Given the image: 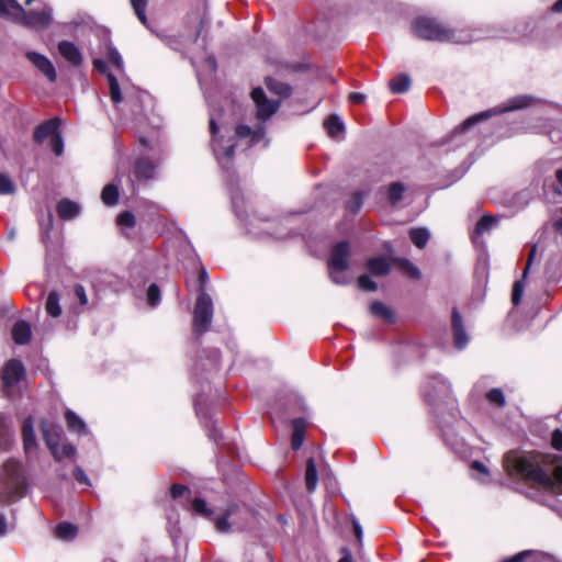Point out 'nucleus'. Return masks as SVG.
<instances>
[{"label":"nucleus","instance_id":"f257e3e1","mask_svg":"<svg viewBox=\"0 0 562 562\" xmlns=\"http://www.w3.org/2000/svg\"><path fill=\"white\" fill-rule=\"evenodd\" d=\"M504 467L512 476L518 475L532 484L530 498L551 506L553 496L562 494V467H555L552 475L543 471L530 456L509 451L504 457Z\"/></svg>","mask_w":562,"mask_h":562},{"label":"nucleus","instance_id":"f03ea898","mask_svg":"<svg viewBox=\"0 0 562 562\" xmlns=\"http://www.w3.org/2000/svg\"><path fill=\"white\" fill-rule=\"evenodd\" d=\"M412 30L417 37L427 41L452 42L458 44H467L474 41V37L468 32L448 29L435 19L426 16L417 18L412 24ZM477 38L479 37H475V40Z\"/></svg>","mask_w":562,"mask_h":562},{"label":"nucleus","instance_id":"7ed1b4c3","mask_svg":"<svg viewBox=\"0 0 562 562\" xmlns=\"http://www.w3.org/2000/svg\"><path fill=\"white\" fill-rule=\"evenodd\" d=\"M25 488L26 482L22 464L13 460L7 461L3 465L0 501L3 504L12 503L25 494Z\"/></svg>","mask_w":562,"mask_h":562},{"label":"nucleus","instance_id":"20e7f679","mask_svg":"<svg viewBox=\"0 0 562 562\" xmlns=\"http://www.w3.org/2000/svg\"><path fill=\"white\" fill-rule=\"evenodd\" d=\"M350 245L345 240L337 243L331 248L330 257L328 259V270L331 281L336 284L348 283V278L345 273L350 268Z\"/></svg>","mask_w":562,"mask_h":562},{"label":"nucleus","instance_id":"39448f33","mask_svg":"<svg viewBox=\"0 0 562 562\" xmlns=\"http://www.w3.org/2000/svg\"><path fill=\"white\" fill-rule=\"evenodd\" d=\"M535 101V98L531 95H518L509 99L504 108H497L494 110L485 111L480 114L473 115L467 119L460 126L456 127L454 133H464L471 126L476 124L477 122L485 120L494 114L504 113L507 111H515L528 108Z\"/></svg>","mask_w":562,"mask_h":562},{"label":"nucleus","instance_id":"423d86ee","mask_svg":"<svg viewBox=\"0 0 562 562\" xmlns=\"http://www.w3.org/2000/svg\"><path fill=\"white\" fill-rule=\"evenodd\" d=\"M210 131L214 156L221 167L228 171L235 154V143L231 138L224 139L217 136L218 128L213 117L210 119Z\"/></svg>","mask_w":562,"mask_h":562},{"label":"nucleus","instance_id":"0eeeda50","mask_svg":"<svg viewBox=\"0 0 562 562\" xmlns=\"http://www.w3.org/2000/svg\"><path fill=\"white\" fill-rule=\"evenodd\" d=\"M213 319V302L211 296L202 291L194 306L193 312V329L198 334L209 330Z\"/></svg>","mask_w":562,"mask_h":562},{"label":"nucleus","instance_id":"6e6552de","mask_svg":"<svg viewBox=\"0 0 562 562\" xmlns=\"http://www.w3.org/2000/svg\"><path fill=\"white\" fill-rule=\"evenodd\" d=\"M52 20V9L44 5L41 11L26 12L23 9V15H19L16 22L33 30H44L49 26Z\"/></svg>","mask_w":562,"mask_h":562},{"label":"nucleus","instance_id":"1a4fd4ad","mask_svg":"<svg viewBox=\"0 0 562 562\" xmlns=\"http://www.w3.org/2000/svg\"><path fill=\"white\" fill-rule=\"evenodd\" d=\"M25 375V368L23 363L18 359H11L7 362L2 371V384L4 392L10 395L12 389L15 387L19 382Z\"/></svg>","mask_w":562,"mask_h":562},{"label":"nucleus","instance_id":"9d476101","mask_svg":"<svg viewBox=\"0 0 562 562\" xmlns=\"http://www.w3.org/2000/svg\"><path fill=\"white\" fill-rule=\"evenodd\" d=\"M251 99L257 108V117L261 121L268 120L280 106L279 101L267 99L261 88H255L251 91Z\"/></svg>","mask_w":562,"mask_h":562},{"label":"nucleus","instance_id":"9b49d317","mask_svg":"<svg viewBox=\"0 0 562 562\" xmlns=\"http://www.w3.org/2000/svg\"><path fill=\"white\" fill-rule=\"evenodd\" d=\"M25 57L50 81L55 82L57 74L53 63L44 55L36 52H26Z\"/></svg>","mask_w":562,"mask_h":562},{"label":"nucleus","instance_id":"f8f14e48","mask_svg":"<svg viewBox=\"0 0 562 562\" xmlns=\"http://www.w3.org/2000/svg\"><path fill=\"white\" fill-rule=\"evenodd\" d=\"M42 432L44 441L47 448L50 450L52 454H57L56 446L59 445L60 437L63 434L61 427L54 424H42Z\"/></svg>","mask_w":562,"mask_h":562},{"label":"nucleus","instance_id":"ddd939ff","mask_svg":"<svg viewBox=\"0 0 562 562\" xmlns=\"http://www.w3.org/2000/svg\"><path fill=\"white\" fill-rule=\"evenodd\" d=\"M59 54L74 67H79L82 64V55L79 48L69 41H61L58 43Z\"/></svg>","mask_w":562,"mask_h":562},{"label":"nucleus","instance_id":"4468645a","mask_svg":"<svg viewBox=\"0 0 562 562\" xmlns=\"http://www.w3.org/2000/svg\"><path fill=\"white\" fill-rule=\"evenodd\" d=\"M428 387L431 390L425 391L427 402L431 403L437 396H448L450 393L449 383L441 376H434L428 382Z\"/></svg>","mask_w":562,"mask_h":562},{"label":"nucleus","instance_id":"2eb2a0df","mask_svg":"<svg viewBox=\"0 0 562 562\" xmlns=\"http://www.w3.org/2000/svg\"><path fill=\"white\" fill-rule=\"evenodd\" d=\"M451 318L454 345L458 349H463L468 344V336L463 327L462 317L457 308H453Z\"/></svg>","mask_w":562,"mask_h":562},{"label":"nucleus","instance_id":"dca6fc26","mask_svg":"<svg viewBox=\"0 0 562 562\" xmlns=\"http://www.w3.org/2000/svg\"><path fill=\"white\" fill-rule=\"evenodd\" d=\"M235 137L243 139L249 138V146L256 145L265 138L263 126L251 130L248 125H237L235 128Z\"/></svg>","mask_w":562,"mask_h":562},{"label":"nucleus","instance_id":"f3484780","mask_svg":"<svg viewBox=\"0 0 562 562\" xmlns=\"http://www.w3.org/2000/svg\"><path fill=\"white\" fill-rule=\"evenodd\" d=\"M59 120L57 117L50 119L40 124L34 131V139L37 143H42L47 137H53L58 133Z\"/></svg>","mask_w":562,"mask_h":562},{"label":"nucleus","instance_id":"a211bd4d","mask_svg":"<svg viewBox=\"0 0 562 562\" xmlns=\"http://www.w3.org/2000/svg\"><path fill=\"white\" fill-rule=\"evenodd\" d=\"M22 437L24 450L26 453H31L36 449V439L34 434V424L33 418L27 417L23 422L22 426Z\"/></svg>","mask_w":562,"mask_h":562},{"label":"nucleus","instance_id":"6ab92c4d","mask_svg":"<svg viewBox=\"0 0 562 562\" xmlns=\"http://www.w3.org/2000/svg\"><path fill=\"white\" fill-rule=\"evenodd\" d=\"M19 15H23V8L16 0H0V16L16 22Z\"/></svg>","mask_w":562,"mask_h":562},{"label":"nucleus","instance_id":"aec40b11","mask_svg":"<svg viewBox=\"0 0 562 562\" xmlns=\"http://www.w3.org/2000/svg\"><path fill=\"white\" fill-rule=\"evenodd\" d=\"M80 213V206L78 203L68 199H63L57 204V214L63 220H72Z\"/></svg>","mask_w":562,"mask_h":562},{"label":"nucleus","instance_id":"412c9836","mask_svg":"<svg viewBox=\"0 0 562 562\" xmlns=\"http://www.w3.org/2000/svg\"><path fill=\"white\" fill-rule=\"evenodd\" d=\"M31 326L25 321H19L12 328V338L18 345H25L31 339Z\"/></svg>","mask_w":562,"mask_h":562},{"label":"nucleus","instance_id":"4be33fe9","mask_svg":"<svg viewBox=\"0 0 562 562\" xmlns=\"http://www.w3.org/2000/svg\"><path fill=\"white\" fill-rule=\"evenodd\" d=\"M155 173V165L147 158H139L134 168V175L139 180L151 179Z\"/></svg>","mask_w":562,"mask_h":562},{"label":"nucleus","instance_id":"5701e85b","mask_svg":"<svg viewBox=\"0 0 562 562\" xmlns=\"http://www.w3.org/2000/svg\"><path fill=\"white\" fill-rule=\"evenodd\" d=\"M293 434H292V448L299 450L304 441L306 422L304 418H295L292 420Z\"/></svg>","mask_w":562,"mask_h":562},{"label":"nucleus","instance_id":"b1692460","mask_svg":"<svg viewBox=\"0 0 562 562\" xmlns=\"http://www.w3.org/2000/svg\"><path fill=\"white\" fill-rule=\"evenodd\" d=\"M368 270L378 277L386 276L390 272V265L389 262L381 257L371 258L367 262Z\"/></svg>","mask_w":562,"mask_h":562},{"label":"nucleus","instance_id":"393cba45","mask_svg":"<svg viewBox=\"0 0 562 562\" xmlns=\"http://www.w3.org/2000/svg\"><path fill=\"white\" fill-rule=\"evenodd\" d=\"M46 313L52 317H59L61 315L60 295L56 291L49 292L46 303Z\"/></svg>","mask_w":562,"mask_h":562},{"label":"nucleus","instance_id":"a878e982","mask_svg":"<svg viewBox=\"0 0 562 562\" xmlns=\"http://www.w3.org/2000/svg\"><path fill=\"white\" fill-rule=\"evenodd\" d=\"M318 476L317 469L315 462L312 458H310L306 462V471H305V483L306 488L310 493H313L317 487Z\"/></svg>","mask_w":562,"mask_h":562},{"label":"nucleus","instance_id":"bb28decb","mask_svg":"<svg viewBox=\"0 0 562 562\" xmlns=\"http://www.w3.org/2000/svg\"><path fill=\"white\" fill-rule=\"evenodd\" d=\"M546 559V555L541 552L526 550L522 552H519L512 557L510 559H507L503 562H542Z\"/></svg>","mask_w":562,"mask_h":562},{"label":"nucleus","instance_id":"cd10ccee","mask_svg":"<svg viewBox=\"0 0 562 562\" xmlns=\"http://www.w3.org/2000/svg\"><path fill=\"white\" fill-rule=\"evenodd\" d=\"M498 222V218L492 215H483L481 220L476 223L473 238L477 236H482L483 234L490 232Z\"/></svg>","mask_w":562,"mask_h":562},{"label":"nucleus","instance_id":"c85d7f7f","mask_svg":"<svg viewBox=\"0 0 562 562\" xmlns=\"http://www.w3.org/2000/svg\"><path fill=\"white\" fill-rule=\"evenodd\" d=\"M406 187L402 182H393L387 187V199L392 205H396L404 196Z\"/></svg>","mask_w":562,"mask_h":562},{"label":"nucleus","instance_id":"c756f323","mask_svg":"<svg viewBox=\"0 0 562 562\" xmlns=\"http://www.w3.org/2000/svg\"><path fill=\"white\" fill-rule=\"evenodd\" d=\"M77 527L70 522H60L55 528V536L61 540H71L77 535Z\"/></svg>","mask_w":562,"mask_h":562},{"label":"nucleus","instance_id":"7c9ffc66","mask_svg":"<svg viewBox=\"0 0 562 562\" xmlns=\"http://www.w3.org/2000/svg\"><path fill=\"white\" fill-rule=\"evenodd\" d=\"M119 188L113 183L106 184L101 192V200L108 206H113L119 200Z\"/></svg>","mask_w":562,"mask_h":562},{"label":"nucleus","instance_id":"2f4dec72","mask_svg":"<svg viewBox=\"0 0 562 562\" xmlns=\"http://www.w3.org/2000/svg\"><path fill=\"white\" fill-rule=\"evenodd\" d=\"M238 509L236 504H229L225 514L222 517L216 518L215 527L220 532H227L231 530V525L228 524V518L234 515V513Z\"/></svg>","mask_w":562,"mask_h":562},{"label":"nucleus","instance_id":"473e14b6","mask_svg":"<svg viewBox=\"0 0 562 562\" xmlns=\"http://www.w3.org/2000/svg\"><path fill=\"white\" fill-rule=\"evenodd\" d=\"M65 418H66L67 426L70 430L77 431V432L86 431L85 422L72 411L67 409L65 413Z\"/></svg>","mask_w":562,"mask_h":562},{"label":"nucleus","instance_id":"72a5a7b5","mask_svg":"<svg viewBox=\"0 0 562 562\" xmlns=\"http://www.w3.org/2000/svg\"><path fill=\"white\" fill-rule=\"evenodd\" d=\"M401 271L411 279L418 280L422 277L420 270L407 259H396Z\"/></svg>","mask_w":562,"mask_h":562},{"label":"nucleus","instance_id":"f704fd0d","mask_svg":"<svg viewBox=\"0 0 562 562\" xmlns=\"http://www.w3.org/2000/svg\"><path fill=\"white\" fill-rule=\"evenodd\" d=\"M111 101L116 105L122 102V93L119 81L113 74H106Z\"/></svg>","mask_w":562,"mask_h":562},{"label":"nucleus","instance_id":"c9c22d12","mask_svg":"<svg viewBox=\"0 0 562 562\" xmlns=\"http://www.w3.org/2000/svg\"><path fill=\"white\" fill-rule=\"evenodd\" d=\"M411 79L407 75H400L390 81V89L394 93H403L409 89Z\"/></svg>","mask_w":562,"mask_h":562},{"label":"nucleus","instance_id":"e433bc0d","mask_svg":"<svg viewBox=\"0 0 562 562\" xmlns=\"http://www.w3.org/2000/svg\"><path fill=\"white\" fill-rule=\"evenodd\" d=\"M412 243L418 247L424 248L429 240V232L426 228H413L409 232Z\"/></svg>","mask_w":562,"mask_h":562},{"label":"nucleus","instance_id":"4c0bfd02","mask_svg":"<svg viewBox=\"0 0 562 562\" xmlns=\"http://www.w3.org/2000/svg\"><path fill=\"white\" fill-rule=\"evenodd\" d=\"M372 315L387 322L393 321V313L391 308L382 302H373L370 306Z\"/></svg>","mask_w":562,"mask_h":562},{"label":"nucleus","instance_id":"58836bf2","mask_svg":"<svg viewBox=\"0 0 562 562\" xmlns=\"http://www.w3.org/2000/svg\"><path fill=\"white\" fill-rule=\"evenodd\" d=\"M325 128L331 137L337 136L344 130V123L338 115L331 114L324 123Z\"/></svg>","mask_w":562,"mask_h":562},{"label":"nucleus","instance_id":"ea45409f","mask_svg":"<svg viewBox=\"0 0 562 562\" xmlns=\"http://www.w3.org/2000/svg\"><path fill=\"white\" fill-rule=\"evenodd\" d=\"M267 87L270 91L281 95V97H288L291 94V87L286 83L277 81L274 79L268 78L266 80Z\"/></svg>","mask_w":562,"mask_h":562},{"label":"nucleus","instance_id":"a19ab883","mask_svg":"<svg viewBox=\"0 0 562 562\" xmlns=\"http://www.w3.org/2000/svg\"><path fill=\"white\" fill-rule=\"evenodd\" d=\"M148 0H131L133 10L142 24H147L146 7Z\"/></svg>","mask_w":562,"mask_h":562},{"label":"nucleus","instance_id":"79ce46f5","mask_svg":"<svg viewBox=\"0 0 562 562\" xmlns=\"http://www.w3.org/2000/svg\"><path fill=\"white\" fill-rule=\"evenodd\" d=\"M486 398L491 404H494L498 407L505 406V396L501 389H492L487 392Z\"/></svg>","mask_w":562,"mask_h":562},{"label":"nucleus","instance_id":"37998d69","mask_svg":"<svg viewBox=\"0 0 562 562\" xmlns=\"http://www.w3.org/2000/svg\"><path fill=\"white\" fill-rule=\"evenodd\" d=\"M57 454H53L56 460H61L63 458H71L75 456L76 449L70 443H59L56 446Z\"/></svg>","mask_w":562,"mask_h":562},{"label":"nucleus","instance_id":"c03bdc74","mask_svg":"<svg viewBox=\"0 0 562 562\" xmlns=\"http://www.w3.org/2000/svg\"><path fill=\"white\" fill-rule=\"evenodd\" d=\"M117 225L122 228H132L135 226V216L130 211H124L117 216Z\"/></svg>","mask_w":562,"mask_h":562},{"label":"nucleus","instance_id":"a18cd8bd","mask_svg":"<svg viewBox=\"0 0 562 562\" xmlns=\"http://www.w3.org/2000/svg\"><path fill=\"white\" fill-rule=\"evenodd\" d=\"M192 508L194 513L204 516L210 517L212 515V510L206 506V503L202 498H194L192 502Z\"/></svg>","mask_w":562,"mask_h":562},{"label":"nucleus","instance_id":"49530a36","mask_svg":"<svg viewBox=\"0 0 562 562\" xmlns=\"http://www.w3.org/2000/svg\"><path fill=\"white\" fill-rule=\"evenodd\" d=\"M358 286L363 291H376L378 284L368 276L362 274L358 278Z\"/></svg>","mask_w":562,"mask_h":562},{"label":"nucleus","instance_id":"de8ad7c7","mask_svg":"<svg viewBox=\"0 0 562 562\" xmlns=\"http://www.w3.org/2000/svg\"><path fill=\"white\" fill-rule=\"evenodd\" d=\"M108 58L109 60L119 69H121L123 67V59H122V56L120 55V53L117 52V49L115 47H113L112 45H109L108 46Z\"/></svg>","mask_w":562,"mask_h":562},{"label":"nucleus","instance_id":"09e8293b","mask_svg":"<svg viewBox=\"0 0 562 562\" xmlns=\"http://www.w3.org/2000/svg\"><path fill=\"white\" fill-rule=\"evenodd\" d=\"M147 301L151 306H156L160 301V291L156 284H150L147 290Z\"/></svg>","mask_w":562,"mask_h":562},{"label":"nucleus","instance_id":"8fccbe9b","mask_svg":"<svg viewBox=\"0 0 562 562\" xmlns=\"http://www.w3.org/2000/svg\"><path fill=\"white\" fill-rule=\"evenodd\" d=\"M250 555L255 561L248 560V562H271L268 551L263 548H255Z\"/></svg>","mask_w":562,"mask_h":562},{"label":"nucleus","instance_id":"3c124183","mask_svg":"<svg viewBox=\"0 0 562 562\" xmlns=\"http://www.w3.org/2000/svg\"><path fill=\"white\" fill-rule=\"evenodd\" d=\"M362 203H363V194L361 192H355L352 194L350 201L348 202V209L351 212L357 213L361 209Z\"/></svg>","mask_w":562,"mask_h":562},{"label":"nucleus","instance_id":"603ef678","mask_svg":"<svg viewBox=\"0 0 562 562\" xmlns=\"http://www.w3.org/2000/svg\"><path fill=\"white\" fill-rule=\"evenodd\" d=\"M524 292V283L521 280L516 281L513 286L512 302L514 305H518L521 301Z\"/></svg>","mask_w":562,"mask_h":562},{"label":"nucleus","instance_id":"864d4df0","mask_svg":"<svg viewBox=\"0 0 562 562\" xmlns=\"http://www.w3.org/2000/svg\"><path fill=\"white\" fill-rule=\"evenodd\" d=\"M14 191V186L9 177L0 175V194H11Z\"/></svg>","mask_w":562,"mask_h":562},{"label":"nucleus","instance_id":"5fc2aeb1","mask_svg":"<svg viewBox=\"0 0 562 562\" xmlns=\"http://www.w3.org/2000/svg\"><path fill=\"white\" fill-rule=\"evenodd\" d=\"M50 148L56 156H60L64 150V142L60 134L54 135L50 138Z\"/></svg>","mask_w":562,"mask_h":562},{"label":"nucleus","instance_id":"6e6d98bb","mask_svg":"<svg viewBox=\"0 0 562 562\" xmlns=\"http://www.w3.org/2000/svg\"><path fill=\"white\" fill-rule=\"evenodd\" d=\"M170 494L173 499H177L186 494H190V490L182 484H173L170 488Z\"/></svg>","mask_w":562,"mask_h":562},{"label":"nucleus","instance_id":"4d7b16f0","mask_svg":"<svg viewBox=\"0 0 562 562\" xmlns=\"http://www.w3.org/2000/svg\"><path fill=\"white\" fill-rule=\"evenodd\" d=\"M551 445L552 447L558 450V451H562V431L559 430V429H555L553 432H552V437H551Z\"/></svg>","mask_w":562,"mask_h":562},{"label":"nucleus","instance_id":"13d9d810","mask_svg":"<svg viewBox=\"0 0 562 562\" xmlns=\"http://www.w3.org/2000/svg\"><path fill=\"white\" fill-rule=\"evenodd\" d=\"M74 475H75V479L77 480V482L88 485V486L91 485L88 475L85 473V471L80 467H76Z\"/></svg>","mask_w":562,"mask_h":562},{"label":"nucleus","instance_id":"bf43d9fd","mask_svg":"<svg viewBox=\"0 0 562 562\" xmlns=\"http://www.w3.org/2000/svg\"><path fill=\"white\" fill-rule=\"evenodd\" d=\"M75 295L79 300L81 305H86L88 303V296H87L86 290L81 284H76Z\"/></svg>","mask_w":562,"mask_h":562},{"label":"nucleus","instance_id":"052dcab7","mask_svg":"<svg viewBox=\"0 0 562 562\" xmlns=\"http://www.w3.org/2000/svg\"><path fill=\"white\" fill-rule=\"evenodd\" d=\"M352 527H353V531H355V535H356L358 541L361 542L362 537H363V531H362V527L357 518H352Z\"/></svg>","mask_w":562,"mask_h":562},{"label":"nucleus","instance_id":"680f3d73","mask_svg":"<svg viewBox=\"0 0 562 562\" xmlns=\"http://www.w3.org/2000/svg\"><path fill=\"white\" fill-rule=\"evenodd\" d=\"M93 67L100 71L101 74H104L106 76V74H110L108 71V65L104 60L102 59H94L93 60Z\"/></svg>","mask_w":562,"mask_h":562},{"label":"nucleus","instance_id":"e2e57ef3","mask_svg":"<svg viewBox=\"0 0 562 562\" xmlns=\"http://www.w3.org/2000/svg\"><path fill=\"white\" fill-rule=\"evenodd\" d=\"M349 100L352 103L360 104L366 100V95L360 92H352L349 94Z\"/></svg>","mask_w":562,"mask_h":562},{"label":"nucleus","instance_id":"0e129e2a","mask_svg":"<svg viewBox=\"0 0 562 562\" xmlns=\"http://www.w3.org/2000/svg\"><path fill=\"white\" fill-rule=\"evenodd\" d=\"M536 250H537L536 246H533L531 248V250H530V254H529L528 260H527V265H526V268H525L524 273H522V278H525L527 276V273H528V271L530 269V266H531V263L533 261V258H535V255H536Z\"/></svg>","mask_w":562,"mask_h":562},{"label":"nucleus","instance_id":"69168bd1","mask_svg":"<svg viewBox=\"0 0 562 562\" xmlns=\"http://www.w3.org/2000/svg\"><path fill=\"white\" fill-rule=\"evenodd\" d=\"M145 562H177L172 559H166L164 557H150L147 558Z\"/></svg>","mask_w":562,"mask_h":562},{"label":"nucleus","instance_id":"338daca9","mask_svg":"<svg viewBox=\"0 0 562 562\" xmlns=\"http://www.w3.org/2000/svg\"><path fill=\"white\" fill-rule=\"evenodd\" d=\"M472 469H474L481 473H487V469L485 468V465L479 461H474L472 463Z\"/></svg>","mask_w":562,"mask_h":562},{"label":"nucleus","instance_id":"774afa93","mask_svg":"<svg viewBox=\"0 0 562 562\" xmlns=\"http://www.w3.org/2000/svg\"><path fill=\"white\" fill-rule=\"evenodd\" d=\"M338 562H352V555L349 550L344 549V555L339 559Z\"/></svg>","mask_w":562,"mask_h":562}]
</instances>
